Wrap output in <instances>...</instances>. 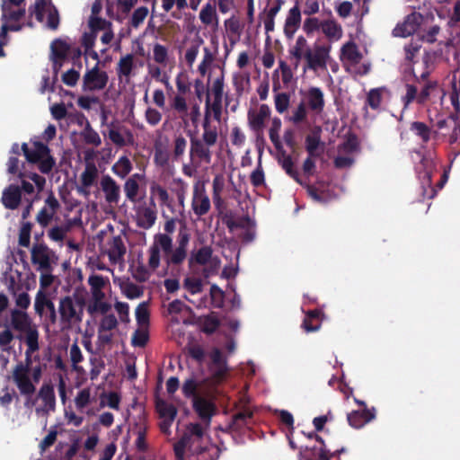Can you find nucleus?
Segmentation results:
<instances>
[{
  "instance_id": "e2e57ef3",
  "label": "nucleus",
  "mask_w": 460,
  "mask_h": 460,
  "mask_svg": "<svg viewBox=\"0 0 460 460\" xmlns=\"http://www.w3.org/2000/svg\"><path fill=\"white\" fill-rule=\"evenodd\" d=\"M286 173L294 179L296 182L302 183L297 170L294 168V163L292 157H286L285 160L279 163Z\"/></svg>"
},
{
  "instance_id": "b1692460",
  "label": "nucleus",
  "mask_w": 460,
  "mask_h": 460,
  "mask_svg": "<svg viewBox=\"0 0 460 460\" xmlns=\"http://www.w3.org/2000/svg\"><path fill=\"white\" fill-rule=\"evenodd\" d=\"M270 115V107L267 104H261L258 112L248 111V121L251 128L254 131H261L264 128V121Z\"/></svg>"
},
{
  "instance_id": "ddd939ff",
  "label": "nucleus",
  "mask_w": 460,
  "mask_h": 460,
  "mask_svg": "<svg viewBox=\"0 0 460 460\" xmlns=\"http://www.w3.org/2000/svg\"><path fill=\"white\" fill-rule=\"evenodd\" d=\"M211 146L201 141L199 138L190 137V159L191 163L195 161L209 164L211 162L212 153Z\"/></svg>"
},
{
  "instance_id": "dca6fc26",
  "label": "nucleus",
  "mask_w": 460,
  "mask_h": 460,
  "mask_svg": "<svg viewBox=\"0 0 460 460\" xmlns=\"http://www.w3.org/2000/svg\"><path fill=\"white\" fill-rule=\"evenodd\" d=\"M100 186L109 204H118L120 198V187L109 174L103 175Z\"/></svg>"
},
{
  "instance_id": "680f3d73",
  "label": "nucleus",
  "mask_w": 460,
  "mask_h": 460,
  "mask_svg": "<svg viewBox=\"0 0 460 460\" xmlns=\"http://www.w3.org/2000/svg\"><path fill=\"white\" fill-rule=\"evenodd\" d=\"M382 102V93L381 89L375 88L371 89L367 95L366 103L372 109L377 110Z\"/></svg>"
},
{
  "instance_id": "a211bd4d",
  "label": "nucleus",
  "mask_w": 460,
  "mask_h": 460,
  "mask_svg": "<svg viewBox=\"0 0 460 460\" xmlns=\"http://www.w3.org/2000/svg\"><path fill=\"white\" fill-rule=\"evenodd\" d=\"M22 201V190L15 184L8 185L2 193L1 202L7 209L14 210Z\"/></svg>"
},
{
  "instance_id": "f03ea898",
  "label": "nucleus",
  "mask_w": 460,
  "mask_h": 460,
  "mask_svg": "<svg viewBox=\"0 0 460 460\" xmlns=\"http://www.w3.org/2000/svg\"><path fill=\"white\" fill-rule=\"evenodd\" d=\"M22 151L28 163L37 164L39 171L43 174L50 173L56 166V160L50 154L49 147L40 142L34 141L29 147L27 143L22 144Z\"/></svg>"
},
{
  "instance_id": "338daca9",
  "label": "nucleus",
  "mask_w": 460,
  "mask_h": 460,
  "mask_svg": "<svg viewBox=\"0 0 460 460\" xmlns=\"http://www.w3.org/2000/svg\"><path fill=\"white\" fill-rule=\"evenodd\" d=\"M280 126H281L280 119H274L273 122H272V126L269 131L270 139L272 142V144L274 145L276 149H280V147H281V142L279 140V130L280 128Z\"/></svg>"
},
{
  "instance_id": "a19ab883",
  "label": "nucleus",
  "mask_w": 460,
  "mask_h": 460,
  "mask_svg": "<svg viewBox=\"0 0 460 460\" xmlns=\"http://www.w3.org/2000/svg\"><path fill=\"white\" fill-rule=\"evenodd\" d=\"M341 54L347 60L353 64H358L362 58V54L353 41L346 43L341 48Z\"/></svg>"
},
{
  "instance_id": "774afa93",
  "label": "nucleus",
  "mask_w": 460,
  "mask_h": 460,
  "mask_svg": "<svg viewBox=\"0 0 460 460\" xmlns=\"http://www.w3.org/2000/svg\"><path fill=\"white\" fill-rule=\"evenodd\" d=\"M224 86L225 75L224 71H222L221 75L214 80L212 84L211 93L214 99H223Z\"/></svg>"
},
{
  "instance_id": "f257e3e1",
  "label": "nucleus",
  "mask_w": 460,
  "mask_h": 460,
  "mask_svg": "<svg viewBox=\"0 0 460 460\" xmlns=\"http://www.w3.org/2000/svg\"><path fill=\"white\" fill-rule=\"evenodd\" d=\"M161 251L164 253V261L167 267L180 265L187 257V251L177 247L172 250V237L168 234H157L155 235L154 243L148 250V266L153 270H155L160 266Z\"/></svg>"
},
{
  "instance_id": "49530a36",
  "label": "nucleus",
  "mask_w": 460,
  "mask_h": 460,
  "mask_svg": "<svg viewBox=\"0 0 460 460\" xmlns=\"http://www.w3.org/2000/svg\"><path fill=\"white\" fill-rule=\"evenodd\" d=\"M199 386L200 383H198L194 378L191 377L184 381L181 391L186 398H192L193 401L195 400V397H200L199 394Z\"/></svg>"
},
{
  "instance_id": "4c0bfd02",
  "label": "nucleus",
  "mask_w": 460,
  "mask_h": 460,
  "mask_svg": "<svg viewBox=\"0 0 460 460\" xmlns=\"http://www.w3.org/2000/svg\"><path fill=\"white\" fill-rule=\"evenodd\" d=\"M322 31L329 39L339 40L342 35L341 26L333 19L323 21Z\"/></svg>"
},
{
  "instance_id": "8fccbe9b",
  "label": "nucleus",
  "mask_w": 460,
  "mask_h": 460,
  "mask_svg": "<svg viewBox=\"0 0 460 460\" xmlns=\"http://www.w3.org/2000/svg\"><path fill=\"white\" fill-rule=\"evenodd\" d=\"M156 220V212L150 208H145L140 215L138 226L144 229L152 227Z\"/></svg>"
},
{
  "instance_id": "e433bc0d",
  "label": "nucleus",
  "mask_w": 460,
  "mask_h": 460,
  "mask_svg": "<svg viewBox=\"0 0 460 460\" xmlns=\"http://www.w3.org/2000/svg\"><path fill=\"white\" fill-rule=\"evenodd\" d=\"M156 411L162 419H170L174 420L177 415V408L164 400L158 399L155 403Z\"/></svg>"
},
{
  "instance_id": "bb28decb",
  "label": "nucleus",
  "mask_w": 460,
  "mask_h": 460,
  "mask_svg": "<svg viewBox=\"0 0 460 460\" xmlns=\"http://www.w3.org/2000/svg\"><path fill=\"white\" fill-rule=\"evenodd\" d=\"M307 105L312 111L321 113L325 105L323 93L318 87H311L307 92Z\"/></svg>"
},
{
  "instance_id": "aec40b11",
  "label": "nucleus",
  "mask_w": 460,
  "mask_h": 460,
  "mask_svg": "<svg viewBox=\"0 0 460 460\" xmlns=\"http://www.w3.org/2000/svg\"><path fill=\"white\" fill-rule=\"evenodd\" d=\"M301 24V11L298 5V3L288 11L287 15L285 25H284V34L288 39L291 40L294 38L296 31L298 30Z\"/></svg>"
},
{
  "instance_id": "1a4fd4ad",
  "label": "nucleus",
  "mask_w": 460,
  "mask_h": 460,
  "mask_svg": "<svg viewBox=\"0 0 460 460\" xmlns=\"http://www.w3.org/2000/svg\"><path fill=\"white\" fill-rule=\"evenodd\" d=\"M25 367L26 366L16 365L12 377L21 394L30 397L35 393L36 387L30 377V371Z\"/></svg>"
},
{
  "instance_id": "a18cd8bd",
  "label": "nucleus",
  "mask_w": 460,
  "mask_h": 460,
  "mask_svg": "<svg viewBox=\"0 0 460 460\" xmlns=\"http://www.w3.org/2000/svg\"><path fill=\"white\" fill-rule=\"evenodd\" d=\"M122 294L128 299L141 297L144 294L143 288L130 281L120 285Z\"/></svg>"
},
{
  "instance_id": "f704fd0d",
  "label": "nucleus",
  "mask_w": 460,
  "mask_h": 460,
  "mask_svg": "<svg viewBox=\"0 0 460 460\" xmlns=\"http://www.w3.org/2000/svg\"><path fill=\"white\" fill-rule=\"evenodd\" d=\"M202 128L203 133L200 140L207 143L208 146H215L218 138L217 127L212 126L211 120H208L207 118V119H203Z\"/></svg>"
},
{
  "instance_id": "9d476101",
  "label": "nucleus",
  "mask_w": 460,
  "mask_h": 460,
  "mask_svg": "<svg viewBox=\"0 0 460 460\" xmlns=\"http://www.w3.org/2000/svg\"><path fill=\"white\" fill-rule=\"evenodd\" d=\"M44 203V206L36 216L37 223L43 228L47 227L50 224L55 214L60 208L59 201L52 191L49 192Z\"/></svg>"
},
{
  "instance_id": "052dcab7",
  "label": "nucleus",
  "mask_w": 460,
  "mask_h": 460,
  "mask_svg": "<svg viewBox=\"0 0 460 460\" xmlns=\"http://www.w3.org/2000/svg\"><path fill=\"white\" fill-rule=\"evenodd\" d=\"M118 320L113 314H106L101 320L98 332H110L117 328Z\"/></svg>"
},
{
  "instance_id": "c756f323",
  "label": "nucleus",
  "mask_w": 460,
  "mask_h": 460,
  "mask_svg": "<svg viewBox=\"0 0 460 460\" xmlns=\"http://www.w3.org/2000/svg\"><path fill=\"white\" fill-rule=\"evenodd\" d=\"M171 109L178 114L185 126H188V104L184 95L175 94L170 102Z\"/></svg>"
},
{
  "instance_id": "423d86ee",
  "label": "nucleus",
  "mask_w": 460,
  "mask_h": 460,
  "mask_svg": "<svg viewBox=\"0 0 460 460\" xmlns=\"http://www.w3.org/2000/svg\"><path fill=\"white\" fill-rule=\"evenodd\" d=\"M204 429L199 423H190L187 427V431L173 445V451L176 460H185V450L193 444V437L198 439L203 438Z\"/></svg>"
},
{
  "instance_id": "7c9ffc66",
  "label": "nucleus",
  "mask_w": 460,
  "mask_h": 460,
  "mask_svg": "<svg viewBox=\"0 0 460 460\" xmlns=\"http://www.w3.org/2000/svg\"><path fill=\"white\" fill-rule=\"evenodd\" d=\"M16 339L24 341L25 344L27 345L26 349L37 351L40 349L39 331L36 325H33L23 332H21L16 336Z\"/></svg>"
},
{
  "instance_id": "39448f33",
  "label": "nucleus",
  "mask_w": 460,
  "mask_h": 460,
  "mask_svg": "<svg viewBox=\"0 0 460 460\" xmlns=\"http://www.w3.org/2000/svg\"><path fill=\"white\" fill-rule=\"evenodd\" d=\"M31 260L38 271H53L58 257L46 243H37L31 247Z\"/></svg>"
},
{
  "instance_id": "5fc2aeb1",
  "label": "nucleus",
  "mask_w": 460,
  "mask_h": 460,
  "mask_svg": "<svg viewBox=\"0 0 460 460\" xmlns=\"http://www.w3.org/2000/svg\"><path fill=\"white\" fill-rule=\"evenodd\" d=\"M88 25L93 33L111 28V22L98 16H90Z\"/></svg>"
},
{
  "instance_id": "2f4dec72",
  "label": "nucleus",
  "mask_w": 460,
  "mask_h": 460,
  "mask_svg": "<svg viewBox=\"0 0 460 460\" xmlns=\"http://www.w3.org/2000/svg\"><path fill=\"white\" fill-rule=\"evenodd\" d=\"M134 67L135 65L133 54H127L121 57L118 62L116 68L119 78L122 79V77H125L126 80L128 81Z\"/></svg>"
},
{
  "instance_id": "7ed1b4c3",
  "label": "nucleus",
  "mask_w": 460,
  "mask_h": 460,
  "mask_svg": "<svg viewBox=\"0 0 460 460\" xmlns=\"http://www.w3.org/2000/svg\"><path fill=\"white\" fill-rule=\"evenodd\" d=\"M85 298L77 292L66 296L59 301L58 313L61 323L66 326L80 323L83 321Z\"/></svg>"
},
{
  "instance_id": "13d9d810",
  "label": "nucleus",
  "mask_w": 460,
  "mask_h": 460,
  "mask_svg": "<svg viewBox=\"0 0 460 460\" xmlns=\"http://www.w3.org/2000/svg\"><path fill=\"white\" fill-rule=\"evenodd\" d=\"M91 402L90 388H84L78 392L75 398V404L77 410L82 411Z\"/></svg>"
},
{
  "instance_id": "6ab92c4d",
  "label": "nucleus",
  "mask_w": 460,
  "mask_h": 460,
  "mask_svg": "<svg viewBox=\"0 0 460 460\" xmlns=\"http://www.w3.org/2000/svg\"><path fill=\"white\" fill-rule=\"evenodd\" d=\"M38 397L43 402L42 408H37L36 411L49 413L56 410V395L54 387L50 384H43L38 393Z\"/></svg>"
},
{
  "instance_id": "cd10ccee",
  "label": "nucleus",
  "mask_w": 460,
  "mask_h": 460,
  "mask_svg": "<svg viewBox=\"0 0 460 460\" xmlns=\"http://www.w3.org/2000/svg\"><path fill=\"white\" fill-rule=\"evenodd\" d=\"M222 100L223 99H214L213 102L210 101V96L208 93L205 102V111H204V119L211 120V118L217 121H220L222 116Z\"/></svg>"
},
{
  "instance_id": "c9c22d12",
  "label": "nucleus",
  "mask_w": 460,
  "mask_h": 460,
  "mask_svg": "<svg viewBox=\"0 0 460 460\" xmlns=\"http://www.w3.org/2000/svg\"><path fill=\"white\" fill-rule=\"evenodd\" d=\"M253 413L249 410H243L233 416L229 424V429L234 431L240 430L243 427L247 426L252 419Z\"/></svg>"
},
{
  "instance_id": "09e8293b",
  "label": "nucleus",
  "mask_w": 460,
  "mask_h": 460,
  "mask_svg": "<svg viewBox=\"0 0 460 460\" xmlns=\"http://www.w3.org/2000/svg\"><path fill=\"white\" fill-rule=\"evenodd\" d=\"M150 193L152 196L156 195L158 197L161 206H166L168 208L171 207V200L168 191L160 184L153 182L150 185Z\"/></svg>"
},
{
  "instance_id": "603ef678",
  "label": "nucleus",
  "mask_w": 460,
  "mask_h": 460,
  "mask_svg": "<svg viewBox=\"0 0 460 460\" xmlns=\"http://www.w3.org/2000/svg\"><path fill=\"white\" fill-rule=\"evenodd\" d=\"M187 148V140L182 135H178L173 140L172 157L175 161H180Z\"/></svg>"
},
{
  "instance_id": "69168bd1",
  "label": "nucleus",
  "mask_w": 460,
  "mask_h": 460,
  "mask_svg": "<svg viewBox=\"0 0 460 460\" xmlns=\"http://www.w3.org/2000/svg\"><path fill=\"white\" fill-rule=\"evenodd\" d=\"M323 21H320L316 17H308L304 21L303 23V31L306 33V35L310 36L314 31L318 30H322Z\"/></svg>"
},
{
  "instance_id": "a878e982",
  "label": "nucleus",
  "mask_w": 460,
  "mask_h": 460,
  "mask_svg": "<svg viewBox=\"0 0 460 460\" xmlns=\"http://www.w3.org/2000/svg\"><path fill=\"white\" fill-rule=\"evenodd\" d=\"M98 176V170L93 164H89L85 166L84 171L81 174V184L77 190L79 193H84L85 196L89 194L88 188L93 186Z\"/></svg>"
},
{
  "instance_id": "f8f14e48",
  "label": "nucleus",
  "mask_w": 460,
  "mask_h": 460,
  "mask_svg": "<svg viewBox=\"0 0 460 460\" xmlns=\"http://www.w3.org/2000/svg\"><path fill=\"white\" fill-rule=\"evenodd\" d=\"M126 252L127 249L120 235L110 238L102 249V252L108 255L110 261L113 264L121 261Z\"/></svg>"
},
{
  "instance_id": "4468645a",
  "label": "nucleus",
  "mask_w": 460,
  "mask_h": 460,
  "mask_svg": "<svg viewBox=\"0 0 460 460\" xmlns=\"http://www.w3.org/2000/svg\"><path fill=\"white\" fill-rule=\"evenodd\" d=\"M108 132L109 139L119 147H123L127 145H132L134 142V135L132 131L124 126L116 127L114 122L110 125Z\"/></svg>"
},
{
  "instance_id": "c85d7f7f",
  "label": "nucleus",
  "mask_w": 460,
  "mask_h": 460,
  "mask_svg": "<svg viewBox=\"0 0 460 460\" xmlns=\"http://www.w3.org/2000/svg\"><path fill=\"white\" fill-rule=\"evenodd\" d=\"M83 121L85 122V127H84V130L81 132V136H82L84 141L87 145H93L94 146H101L102 139H101V137L99 136L98 132L95 131L92 128L89 120L84 117V115L81 114V119L78 121V124L82 125Z\"/></svg>"
},
{
  "instance_id": "ea45409f",
  "label": "nucleus",
  "mask_w": 460,
  "mask_h": 460,
  "mask_svg": "<svg viewBox=\"0 0 460 460\" xmlns=\"http://www.w3.org/2000/svg\"><path fill=\"white\" fill-rule=\"evenodd\" d=\"M132 164L128 157L123 155L113 164L112 172L121 179H124L131 171Z\"/></svg>"
},
{
  "instance_id": "473e14b6",
  "label": "nucleus",
  "mask_w": 460,
  "mask_h": 460,
  "mask_svg": "<svg viewBox=\"0 0 460 460\" xmlns=\"http://www.w3.org/2000/svg\"><path fill=\"white\" fill-rule=\"evenodd\" d=\"M314 438L322 447L317 452L315 448L309 450L306 447L302 458L305 460H329V451L325 448L324 440L319 435H314Z\"/></svg>"
},
{
  "instance_id": "de8ad7c7",
  "label": "nucleus",
  "mask_w": 460,
  "mask_h": 460,
  "mask_svg": "<svg viewBox=\"0 0 460 460\" xmlns=\"http://www.w3.org/2000/svg\"><path fill=\"white\" fill-rule=\"evenodd\" d=\"M148 8L146 6H140L135 9L130 20L128 21V27L137 29L146 20L148 15Z\"/></svg>"
},
{
  "instance_id": "0e129e2a",
  "label": "nucleus",
  "mask_w": 460,
  "mask_h": 460,
  "mask_svg": "<svg viewBox=\"0 0 460 460\" xmlns=\"http://www.w3.org/2000/svg\"><path fill=\"white\" fill-rule=\"evenodd\" d=\"M149 340L147 331L137 329L131 338V345L133 347L144 348Z\"/></svg>"
},
{
  "instance_id": "c03bdc74",
  "label": "nucleus",
  "mask_w": 460,
  "mask_h": 460,
  "mask_svg": "<svg viewBox=\"0 0 460 460\" xmlns=\"http://www.w3.org/2000/svg\"><path fill=\"white\" fill-rule=\"evenodd\" d=\"M199 19L205 25L212 24L213 21H216L217 24V15L216 11V4L207 3L199 13Z\"/></svg>"
},
{
  "instance_id": "6e6d98bb",
  "label": "nucleus",
  "mask_w": 460,
  "mask_h": 460,
  "mask_svg": "<svg viewBox=\"0 0 460 460\" xmlns=\"http://www.w3.org/2000/svg\"><path fill=\"white\" fill-rule=\"evenodd\" d=\"M307 119V110L305 102H301L298 106L293 111L292 116L289 120L297 125L305 122Z\"/></svg>"
},
{
  "instance_id": "79ce46f5",
  "label": "nucleus",
  "mask_w": 460,
  "mask_h": 460,
  "mask_svg": "<svg viewBox=\"0 0 460 460\" xmlns=\"http://www.w3.org/2000/svg\"><path fill=\"white\" fill-rule=\"evenodd\" d=\"M306 49H310L306 39L304 36H298L295 46L289 50V54L296 59V66H298L299 62L304 58Z\"/></svg>"
},
{
  "instance_id": "5701e85b",
  "label": "nucleus",
  "mask_w": 460,
  "mask_h": 460,
  "mask_svg": "<svg viewBox=\"0 0 460 460\" xmlns=\"http://www.w3.org/2000/svg\"><path fill=\"white\" fill-rule=\"evenodd\" d=\"M33 325L26 312L19 309L11 310L9 327L21 333Z\"/></svg>"
},
{
  "instance_id": "2eb2a0df",
  "label": "nucleus",
  "mask_w": 460,
  "mask_h": 460,
  "mask_svg": "<svg viewBox=\"0 0 460 460\" xmlns=\"http://www.w3.org/2000/svg\"><path fill=\"white\" fill-rule=\"evenodd\" d=\"M192 407L199 418L207 424L210 423L212 417L217 412L215 403L201 396L195 397V400L192 402Z\"/></svg>"
},
{
  "instance_id": "393cba45",
  "label": "nucleus",
  "mask_w": 460,
  "mask_h": 460,
  "mask_svg": "<svg viewBox=\"0 0 460 460\" xmlns=\"http://www.w3.org/2000/svg\"><path fill=\"white\" fill-rule=\"evenodd\" d=\"M323 313L320 309L309 310L305 313L301 327L305 332H313L320 330Z\"/></svg>"
},
{
  "instance_id": "864d4df0",
  "label": "nucleus",
  "mask_w": 460,
  "mask_h": 460,
  "mask_svg": "<svg viewBox=\"0 0 460 460\" xmlns=\"http://www.w3.org/2000/svg\"><path fill=\"white\" fill-rule=\"evenodd\" d=\"M139 190V184L137 181L133 178H128L124 183V191L127 199L131 202L137 201V197Z\"/></svg>"
},
{
  "instance_id": "bf43d9fd",
  "label": "nucleus",
  "mask_w": 460,
  "mask_h": 460,
  "mask_svg": "<svg viewBox=\"0 0 460 460\" xmlns=\"http://www.w3.org/2000/svg\"><path fill=\"white\" fill-rule=\"evenodd\" d=\"M213 249L210 246H202L194 254V261L199 265H206L211 259Z\"/></svg>"
},
{
  "instance_id": "6e6552de",
  "label": "nucleus",
  "mask_w": 460,
  "mask_h": 460,
  "mask_svg": "<svg viewBox=\"0 0 460 460\" xmlns=\"http://www.w3.org/2000/svg\"><path fill=\"white\" fill-rule=\"evenodd\" d=\"M331 46L328 45H315L314 51L311 49H306L304 58L306 60L307 67L312 70L318 68H325Z\"/></svg>"
},
{
  "instance_id": "37998d69",
  "label": "nucleus",
  "mask_w": 460,
  "mask_h": 460,
  "mask_svg": "<svg viewBox=\"0 0 460 460\" xmlns=\"http://www.w3.org/2000/svg\"><path fill=\"white\" fill-rule=\"evenodd\" d=\"M410 129L416 136L420 137L421 141L425 144L430 140L431 135L433 134L431 129L424 122L420 121L412 122L411 124Z\"/></svg>"
},
{
  "instance_id": "72a5a7b5",
  "label": "nucleus",
  "mask_w": 460,
  "mask_h": 460,
  "mask_svg": "<svg viewBox=\"0 0 460 460\" xmlns=\"http://www.w3.org/2000/svg\"><path fill=\"white\" fill-rule=\"evenodd\" d=\"M321 128L315 127L312 134L305 137V149L310 156H319L316 150L321 144Z\"/></svg>"
},
{
  "instance_id": "4be33fe9",
  "label": "nucleus",
  "mask_w": 460,
  "mask_h": 460,
  "mask_svg": "<svg viewBox=\"0 0 460 460\" xmlns=\"http://www.w3.org/2000/svg\"><path fill=\"white\" fill-rule=\"evenodd\" d=\"M436 128L438 130L433 132L434 137H437L439 134L446 136L447 133L439 131L443 129H450L453 128V131L449 136V143L451 146H454L457 143V115H450L447 119L438 120L436 123Z\"/></svg>"
},
{
  "instance_id": "58836bf2",
  "label": "nucleus",
  "mask_w": 460,
  "mask_h": 460,
  "mask_svg": "<svg viewBox=\"0 0 460 460\" xmlns=\"http://www.w3.org/2000/svg\"><path fill=\"white\" fill-rule=\"evenodd\" d=\"M224 223L230 232H233L234 229L241 228L245 230L249 226H252L254 225V221L251 219L249 216H243L237 219H233L231 217H226L224 219Z\"/></svg>"
},
{
  "instance_id": "412c9836",
  "label": "nucleus",
  "mask_w": 460,
  "mask_h": 460,
  "mask_svg": "<svg viewBox=\"0 0 460 460\" xmlns=\"http://www.w3.org/2000/svg\"><path fill=\"white\" fill-rule=\"evenodd\" d=\"M191 208L194 214L200 217L208 213L211 208L210 199L205 190H199L195 188L191 200Z\"/></svg>"
},
{
  "instance_id": "f3484780",
  "label": "nucleus",
  "mask_w": 460,
  "mask_h": 460,
  "mask_svg": "<svg viewBox=\"0 0 460 460\" xmlns=\"http://www.w3.org/2000/svg\"><path fill=\"white\" fill-rule=\"evenodd\" d=\"M376 418V410L374 407L371 409H362L352 411L347 414V420L350 427L354 429H361L367 423L370 422Z\"/></svg>"
},
{
  "instance_id": "3c124183",
  "label": "nucleus",
  "mask_w": 460,
  "mask_h": 460,
  "mask_svg": "<svg viewBox=\"0 0 460 460\" xmlns=\"http://www.w3.org/2000/svg\"><path fill=\"white\" fill-rule=\"evenodd\" d=\"M421 49L420 40H411L409 43L404 45L405 60L411 63L414 62L416 56Z\"/></svg>"
},
{
  "instance_id": "0eeeda50",
  "label": "nucleus",
  "mask_w": 460,
  "mask_h": 460,
  "mask_svg": "<svg viewBox=\"0 0 460 460\" xmlns=\"http://www.w3.org/2000/svg\"><path fill=\"white\" fill-rule=\"evenodd\" d=\"M108 81L109 75L107 72L100 70L97 63L84 75L82 88L84 91H101L106 87Z\"/></svg>"
},
{
  "instance_id": "20e7f679",
  "label": "nucleus",
  "mask_w": 460,
  "mask_h": 460,
  "mask_svg": "<svg viewBox=\"0 0 460 460\" xmlns=\"http://www.w3.org/2000/svg\"><path fill=\"white\" fill-rule=\"evenodd\" d=\"M209 358L208 371L210 376L204 379L202 383H208L209 386L216 387L226 379L230 368L227 364V358L218 348L212 349Z\"/></svg>"
},
{
  "instance_id": "9b49d317",
  "label": "nucleus",
  "mask_w": 460,
  "mask_h": 460,
  "mask_svg": "<svg viewBox=\"0 0 460 460\" xmlns=\"http://www.w3.org/2000/svg\"><path fill=\"white\" fill-rule=\"evenodd\" d=\"M422 15L420 13L413 12L408 14L402 23H398L393 30L394 37H408L415 33L418 30Z\"/></svg>"
},
{
  "instance_id": "4d7b16f0",
  "label": "nucleus",
  "mask_w": 460,
  "mask_h": 460,
  "mask_svg": "<svg viewBox=\"0 0 460 460\" xmlns=\"http://www.w3.org/2000/svg\"><path fill=\"white\" fill-rule=\"evenodd\" d=\"M31 229L32 224L31 222H22L19 231V245L22 247H29Z\"/></svg>"
}]
</instances>
